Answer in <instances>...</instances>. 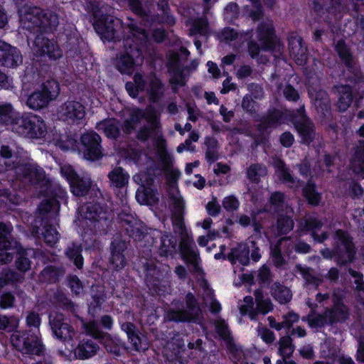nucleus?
<instances>
[{
  "instance_id": "1",
  "label": "nucleus",
  "mask_w": 364,
  "mask_h": 364,
  "mask_svg": "<svg viewBox=\"0 0 364 364\" xmlns=\"http://www.w3.org/2000/svg\"><path fill=\"white\" fill-rule=\"evenodd\" d=\"M19 18L21 28L33 33H51L60 23L55 11L38 6H23L19 11Z\"/></svg>"
},
{
  "instance_id": "2",
  "label": "nucleus",
  "mask_w": 364,
  "mask_h": 364,
  "mask_svg": "<svg viewBox=\"0 0 364 364\" xmlns=\"http://www.w3.org/2000/svg\"><path fill=\"white\" fill-rule=\"evenodd\" d=\"M16 178L29 182L46 193L51 186V181L43 168L31 161H19L14 169Z\"/></svg>"
},
{
  "instance_id": "3",
  "label": "nucleus",
  "mask_w": 364,
  "mask_h": 364,
  "mask_svg": "<svg viewBox=\"0 0 364 364\" xmlns=\"http://www.w3.org/2000/svg\"><path fill=\"white\" fill-rule=\"evenodd\" d=\"M335 247L333 251L328 248L323 249L321 254L326 259H331L333 255L336 257V262L343 265L353 261L355 250L352 240L349 235L343 230L336 232L334 237Z\"/></svg>"
},
{
  "instance_id": "4",
  "label": "nucleus",
  "mask_w": 364,
  "mask_h": 364,
  "mask_svg": "<svg viewBox=\"0 0 364 364\" xmlns=\"http://www.w3.org/2000/svg\"><path fill=\"white\" fill-rule=\"evenodd\" d=\"M60 93V85L55 80H48L39 89L34 90L28 96L26 105L33 110H40L46 107L55 100Z\"/></svg>"
},
{
  "instance_id": "5",
  "label": "nucleus",
  "mask_w": 364,
  "mask_h": 364,
  "mask_svg": "<svg viewBox=\"0 0 364 364\" xmlns=\"http://www.w3.org/2000/svg\"><path fill=\"white\" fill-rule=\"evenodd\" d=\"M124 53L120 54L116 60L117 69L122 74L131 75L135 65L143 63L144 56L138 43L127 38L124 41Z\"/></svg>"
},
{
  "instance_id": "6",
  "label": "nucleus",
  "mask_w": 364,
  "mask_h": 364,
  "mask_svg": "<svg viewBox=\"0 0 364 364\" xmlns=\"http://www.w3.org/2000/svg\"><path fill=\"white\" fill-rule=\"evenodd\" d=\"M186 304L187 310H175L170 309L167 311L165 318L169 321L176 322H196L198 321L201 311L193 294L188 293L186 295Z\"/></svg>"
},
{
  "instance_id": "7",
  "label": "nucleus",
  "mask_w": 364,
  "mask_h": 364,
  "mask_svg": "<svg viewBox=\"0 0 364 364\" xmlns=\"http://www.w3.org/2000/svg\"><path fill=\"white\" fill-rule=\"evenodd\" d=\"M61 174L68 180L70 191L73 195L82 197L89 192L92 182L90 176H79L70 165H64L60 168Z\"/></svg>"
},
{
  "instance_id": "8",
  "label": "nucleus",
  "mask_w": 364,
  "mask_h": 364,
  "mask_svg": "<svg viewBox=\"0 0 364 364\" xmlns=\"http://www.w3.org/2000/svg\"><path fill=\"white\" fill-rule=\"evenodd\" d=\"M13 346L22 353L41 355L43 346L35 333L16 332L11 338Z\"/></svg>"
},
{
  "instance_id": "9",
  "label": "nucleus",
  "mask_w": 364,
  "mask_h": 364,
  "mask_svg": "<svg viewBox=\"0 0 364 364\" xmlns=\"http://www.w3.org/2000/svg\"><path fill=\"white\" fill-rule=\"evenodd\" d=\"M257 38L260 46L253 41H251L248 46V51L252 58L257 56L260 50H272L276 45L277 40L274 37L272 28L269 25L262 24L258 27Z\"/></svg>"
},
{
  "instance_id": "10",
  "label": "nucleus",
  "mask_w": 364,
  "mask_h": 364,
  "mask_svg": "<svg viewBox=\"0 0 364 364\" xmlns=\"http://www.w3.org/2000/svg\"><path fill=\"white\" fill-rule=\"evenodd\" d=\"M167 192L171 210L173 224L176 226L180 231H183L184 228V201L174 183L169 185Z\"/></svg>"
},
{
  "instance_id": "11",
  "label": "nucleus",
  "mask_w": 364,
  "mask_h": 364,
  "mask_svg": "<svg viewBox=\"0 0 364 364\" xmlns=\"http://www.w3.org/2000/svg\"><path fill=\"white\" fill-rule=\"evenodd\" d=\"M101 141L100 136L95 132H87L82 135L80 141L85 159L94 161L102 157Z\"/></svg>"
},
{
  "instance_id": "12",
  "label": "nucleus",
  "mask_w": 364,
  "mask_h": 364,
  "mask_svg": "<svg viewBox=\"0 0 364 364\" xmlns=\"http://www.w3.org/2000/svg\"><path fill=\"white\" fill-rule=\"evenodd\" d=\"M49 323L53 334L63 341L73 340L75 331L72 326L68 323L62 314L53 313L49 316Z\"/></svg>"
},
{
  "instance_id": "13",
  "label": "nucleus",
  "mask_w": 364,
  "mask_h": 364,
  "mask_svg": "<svg viewBox=\"0 0 364 364\" xmlns=\"http://www.w3.org/2000/svg\"><path fill=\"white\" fill-rule=\"evenodd\" d=\"M121 24L119 19L105 15L95 21L94 28L102 38L109 41L116 38L117 28Z\"/></svg>"
},
{
  "instance_id": "14",
  "label": "nucleus",
  "mask_w": 364,
  "mask_h": 364,
  "mask_svg": "<svg viewBox=\"0 0 364 364\" xmlns=\"http://www.w3.org/2000/svg\"><path fill=\"white\" fill-rule=\"evenodd\" d=\"M59 117L68 122H78L85 115V107L77 101L68 100L58 109Z\"/></svg>"
},
{
  "instance_id": "15",
  "label": "nucleus",
  "mask_w": 364,
  "mask_h": 364,
  "mask_svg": "<svg viewBox=\"0 0 364 364\" xmlns=\"http://www.w3.org/2000/svg\"><path fill=\"white\" fill-rule=\"evenodd\" d=\"M180 247L183 259L192 265L193 271L201 272L202 269L199 266V254L194 240L188 237H183L181 240Z\"/></svg>"
},
{
  "instance_id": "16",
  "label": "nucleus",
  "mask_w": 364,
  "mask_h": 364,
  "mask_svg": "<svg viewBox=\"0 0 364 364\" xmlns=\"http://www.w3.org/2000/svg\"><path fill=\"white\" fill-rule=\"evenodd\" d=\"M23 62L19 50L4 41H0V65L15 68Z\"/></svg>"
},
{
  "instance_id": "17",
  "label": "nucleus",
  "mask_w": 364,
  "mask_h": 364,
  "mask_svg": "<svg viewBox=\"0 0 364 364\" xmlns=\"http://www.w3.org/2000/svg\"><path fill=\"white\" fill-rule=\"evenodd\" d=\"M34 46L40 55H47L50 59L57 60L63 55L62 50L57 43L43 36H38L36 38Z\"/></svg>"
},
{
  "instance_id": "18",
  "label": "nucleus",
  "mask_w": 364,
  "mask_h": 364,
  "mask_svg": "<svg viewBox=\"0 0 364 364\" xmlns=\"http://www.w3.org/2000/svg\"><path fill=\"white\" fill-rule=\"evenodd\" d=\"M323 225V223L321 220H318L316 218L313 216L306 217L304 221H301L298 228V230L300 232L306 230L311 232V236L314 240L318 242H323L328 237L326 232H323L321 235H318L317 232L319 231Z\"/></svg>"
},
{
  "instance_id": "19",
  "label": "nucleus",
  "mask_w": 364,
  "mask_h": 364,
  "mask_svg": "<svg viewBox=\"0 0 364 364\" xmlns=\"http://www.w3.org/2000/svg\"><path fill=\"white\" fill-rule=\"evenodd\" d=\"M146 122L149 125L141 127L137 133V138L141 141H146L153 133L158 132L161 127L159 116L152 107L147 110Z\"/></svg>"
},
{
  "instance_id": "20",
  "label": "nucleus",
  "mask_w": 364,
  "mask_h": 364,
  "mask_svg": "<svg viewBox=\"0 0 364 364\" xmlns=\"http://www.w3.org/2000/svg\"><path fill=\"white\" fill-rule=\"evenodd\" d=\"M154 146L161 169L165 171H169L173 166V158L166 150V140L161 136H158L154 139Z\"/></svg>"
},
{
  "instance_id": "21",
  "label": "nucleus",
  "mask_w": 364,
  "mask_h": 364,
  "mask_svg": "<svg viewBox=\"0 0 364 364\" xmlns=\"http://www.w3.org/2000/svg\"><path fill=\"white\" fill-rule=\"evenodd\" d=\"M126 248V243L122 240H114L112 242L109 262L115 270L122 269L126 265V259L123 254Z\"/></svg>"
},
{
  "instance_id": "22",
  "label": "nucleus",
  "mask_w": 364,
  "mask_h": 364,
  "mask_svg": "<svg viewBox=\"0 0 364 364\" xmlns=\"http://www.w3.org/2000/svg\"><path fill=\"white\" fill-rule=\"evenodd\" d=\"M80 216L90 222L100 221L106 219V212L98 203H88L80 207Z\"/></svg>"
},
{
  "instance_id": "23",
  "label": "nucleus",
  "mask_w": 364,
  "mask_h": 364,
  "mask_svg": "<svg viewBox=\"0 0 364 364\" xmlns=\"http://www.w3.org/2000/svg\"><path fill=\"white\" fill-rule=\"evenodd\" d=\"M30 123L31 115H20L16 112L8 127L13 132L28 138Z\"/></svg>"
},
{
  "instance_id": "24",
  "label": "nucleus",
  "mask_w": 364,
  "mask_h": 364,
  "mask_svg": "<svg viewBox=\"0 0 364 364\" xmlns=\"http://www.w3.org/2000/svg\"><path fill=\"white\" fill-rule=\"evenodd\" d=\"M326 315L328 318V323L343 322L349 316L348 307L342 302H336L332 308L326 309Z\"/></svg>"
},
{
  "instance_id": "25",
  "label": "nucleus",
  "mask_w": 364,
  "mask_h": 364,
  "mask_svg": "<svg viewBox=\"0 0 364 364\" xmlns=\"http://www.w3.org/2000/svg\"><path fill=\"white\" fill-rule=\"evenodd\" d=\"M136 199L141 205H153L158 203L159 198L156 190L141 186L136 191Z\"/></svg>"
},
{
  "instance_id": "26",
  "label": "nucleus",
  "mask_w": 364,
  "mask_h": 364,
  "mask_svg": "<svg viewBox=\"0 0 364 364\" xmlns=\"http://www.w3.org/2000/svg\"><path fill=\"white\" fill-rule=\"evenodd\" d=\"M99 348V346L94 341L82 340L75 349V355L80 359H87L94 356Z\"/></svg>"
},
{
  "instance_id": "27",
  "label": "nucleus",
  "mask_w": 364,
  "mask_h": 364,
  "mask_svg": "<svg viewBox=\"0 0 364 364\" xmlns=\"http://www.w3.org/2000/svg\"><path fill=\"white\" fill-rule=\"evenodd\" d=\"M249 255V247L245 244H238L231 249L228 258L232 264L238 262L242 265H247L250 260Z\"/></svg>"
},
{
  "instance_id": "28",
  "label": "nucleus",
  "mask_w": 364,
  "mask_h": 364,
  "mask_svg": "<svg viewBox=\"0 0 364 364\" xmlns=\"http://www.w3.org/2000/svg\"><path fill=\"white\" fill-rule=\"evenodd\" d=\"M309 95L314 101V105L318 112L325 114L330 109V100L326 91L320 90L315 91L310 89Z\"/></svg>"
},
{
  "instance_id": "29",
  "label": "nucleus",
  "mask_w": 364,
  "mask_h": 364,
  "mask_svg": "<svg viewBox=\"0 0 364 364\" xmlns=\"http://www.w3.org/2000/svg\"><path fill=\"white\" fill-rule=\"evenodd\" d=\"M119 127V122L111 118L98 122L96 125V129L99 132H103L108 138L116 139L120 133Z\"/></svg>"
},
{
  "instance_id": "30",
  "label": "nucleus",
  "mask_w": 364,
  "mask_h": 364,
  "mask_svg": "<svg viewBox=\"0 0 364 364\" xmlns=\"http://www.w3.org/2000/svg\"><path fill=\"white\" fill-rule=\"evenodd\" d=\"M301 38L295 37L289 41V49L291 55L298 64H303L306 60V48L302 45Z\"/></svg>"
},
{
  "instance_id": "31",
  "label": "nucleus",
  "mask_w": 364,
  "mask_h": 364,
  "mask_svg": "<svg viewBox=\"0 0 364 364\" xmlns=\"http://www.w3.org/2000/svg\"><path fill=\"white\" fill-rule=\"evenodd\" d=\"M28 128V138L30 139L42 138L47 132L44 121L41 117L36 114L31 115V123Z\"/></svg>"
},
{
  "instance_id": "32",
  "label": "nucleus",
  "mask_w": 364,
  "mask_h": 364,
  "mask_svg": "<svg viewBox=\"0 0 364 364\" xmlns=\"http://www.w3.org/2000/svg\"><path fill=\"white\" fill-rule=\"evenodd\" d=\"M296 271L301 274L302 276L306 286H311L314 288L318 287L323 282V279L313 273V269L303 267L301 264H296L295 267Z\"/></svg>"
},
{
  "instance_id": "33",
  "label": "nucleus",
  "mask_w": 364,
  "mask_h": 364,
  "mask_svg": "<svg viewBox=\"0 0 364 364\" xmlns=\"http://www.w3.org/2000/svg\"><path fill=\"white\" fill-rule=\"evenodd\" d=\"M165 87L161 81L155 75L149 79L148 95L149 100L153 102H159L164 96Z\"/></svg>"
},
{
  "instance_id": "34",
  "label": "nucleus",
  "mask_w": 364,
  "mask_h": 364,
  "mask_svg": "<svg viewBox=\"0 0 364 364\" xmlns=\"http://www.w3.org/2000/svg\"><path fill=\"white\" fill-rule=\"evenodd\" d=\"M150 107L147 108L146 111L142 109H133L130 113L129 119L124 120L122 129L124 132L130 133L136 127V126L140 122L142 119L146 120L147 110Z\"/></svg>"
},
{
  "instance_id": "35",
  "label": "nucleus",
  "mask_w": 364,
  "mask_h": 364,
  "mask_svg": "<svg viewBox=\"0 0 364 364\" xmlns=\"http://www.w3.org/2000/svg\"><path fill=\"white\" fill-rule=\"evenodd\" d=\"M271 293L273 297L280 304L289 302L292 297L291 290L279 282H275L272 285Z\"/></svg>"
},
{
  "instance_id": "36",
  "label": "nucleus",
  "mask_w": 364,
  "mask_h": 364,
  "mask_svg": "<svg viewBox=\"0 0 364 364\" xmlns=\"http://www.w3.org/2000/svg\"><path fill=\"white\" fill-rule=\"evenodd\" d=\"M296 129L303 143L309 144L314 139L316 133L314 124L309 120L304 119L302 122L297 124Z\"/></svg>"
},
{
  "instance_id": "37",
  "label": "nucleus",
  "mask_w": 364,
  "mask_h": 364,
  "mask_svg": "<svg viewBox=\"0 0 364 364\" xmlns=\"http://www.w3.org/2000/svg\"><path fill=\"white\" fill-rule=\"evenodd\" d=\"M257 311V314L261 313L263 315L271 312L273 310V304L269 298L265 297L261 289H257L254 292Z\"/></svg>"
},
{
  "instance_id": "38",
  "label": "nucleus",
  "mask_w": 364,
  "mask_h": 364,
  "mask_svg": "<svg viewBox=\"0 0 364 364\" xmlns=\"http://www.w3.org/2000/svg\"><path fill=\"white\" fill-rule=\"evenodd\" d=\"M108 178L112 186L120 188L128 183L129 176L121 167H116L109 173Z\"/></svg>"
},
{
  "instance_id": "39",
  "label": "nucleus",
  "mask_w": 364,
  "mask_h": 364,
  "mask_svg": "<svg viewBox=\"0 0 364 364\" xmlns=\"http://www.w3.org/2000/svg\"><path fill=\"white\" fill-rule=\"evenodd\" d=\"M169 72L171 74L169 82L174 91H176L179 87L185 85L186 73L184 70H181L176 65H173L170 66Z\"/></svg>"
},
{
  "instance_id": "40",
  "label": "nucleus",
  "mask_w": 364,
  "mask_h": 364,
  "mask_svg": "<svg viewBox=\"0 0 364 364\" xmlns=\"http://www.w3.org/2000/svg\"><path fill=\"white\" fill-rule=\"evenodd\" d=\"M133 80L134 82H128L126 83V90L130 96L136 97L139 91L144 90L146 82L142 75L138 73H135Z\"/></svg>"
},
{
  "instance_id": "41",
  "label": "nucleus",
  "mask_w": 364,
  "mask_h": 364,
  "mask_svg": "<svg viewBox=\"0 0 364 364\" xmlns=\"http://www.w3.org/2000/svg\"><path fill=\"white\" fill-rule=\"evenodd\" d=\"M11 228L3 223H0V250H11L18 246L16 241L10 240L8 235Z\"/></svg>"
},
{
  "instance_id": "42",
  "label": "nucleus",
  "mask_w": 364,
  "mask_h": 364,
  "mask_svg": "<svg viewBox=\"0 0 364 364\" xmlns=\"http://www.w3.org/2000/svg\"><path fill=\"white\" fill-rule=\"evenodd\" d=\"M267 175V167L260 164H251L247 169V176L250 181L259 183L261 178Z\"/></svg>"
},
{
  "instance_id": "43",
  "label": "nucleus",
  "mask_w": 364,
  "mask_h": 364,
  "mask_svg": "<svg viewBox=\"0 0 364 364\" xmlns=\"http://www.w3.org/2000/svg\"><path fill=\"white\" fill-rule=\"evenodd\" d=\"M278 354L284 359L289 358L294 350L292 339L289 336H284L278 341Z\"/></svg>"
},
{
  "instance_id": "44",
  "label": "nucleus",
  "mask_w": 364,
  "mask_h": 364,
  "mask_svg": "<svg viewBox=\"0 0 364 364\" xmlns=\"http://www.w3.org/2000/svg\"><path fill=\"white\" fill-rule=\"evenodd\" d=\"M353 171L357 173H364V142L360 141L357 147L354 158L351 161Z\"/></svg>"
},
{
  "instance_id": "45",
  "label": "nucleus",
  "mask_w": 364,
  "mask_h": 364,
  "mask_svg": "<svg viewBox=\"0 0 364 364\" xmlns=\"http://www.w3.org/2000/svg\"><path fill=\"white\" fill-rule=\"evenodd\" d=\"M274 227L277 235H286L293 230L294 223L291 216L281 215Z\"/></svg>"
},
{
  "instance_id": "46",
  "label": "nucleus",
  "mask_w": 364,
  "mask_h": 364,
  "mask_svg": "<svg viewBox=\"0 0 364 364\" xmlns=\"http://www.w3.org/2000/svg\"><path fill=\"white\" fill-rule=\"evenodd\" d=\"M275 167L277 168V173L279 178L284 183H289V185H294L296 183H299V181L293 177L289 168L282 161L277 160L275 163Z\"/></svg>"
},
{
  "instance_id": "47",
  "label": "nucleus",
  "mask_w": 364,
  "mask_h": 364,
  "mask_svg": "<svg viewBox=\"0 0 364 364\" xmlns=\"http://www.w3.org/2000/svg\"><path fill=\"white\" fill-rule=\"evenodd\" d=\"M335 49L338 55L346 64V65L348 68H353L355 63L354 60L348 48L347 47L344 41H338L335 46Z\"/></svg>"
},
{
  "instance_id": "48",
  "label": "nucleus",
  "mask_w": 364,
  "mask_h": 364,
  "mask_svg": "<svg viewBox=\"0 0 364 364\" xmlns=\"http://www.w3.org/2000/svg\"><path fill=\"white\" fill-rule=\"evenodd\" d=\"M285 243H289L288 240L279 239L271 249L272 260L276 267H282L285 263L282 256V247L286 245Z\"/></svg>"
},
{
  "instance_id": "49",
  "label": "nucleus",
  "mask_w": 364,
  "mask_h": 364,
  "mask_svg": "<svg viewBox=\"0 0 364 364\" xmlns=\"http://www.w3.org/2000/svg\"><path fill=\"white\" fill-rule=\"evenodd\" d=\"M302 321H307L312 328H322L328 323L326 310L322 314H309L306 317L302 318Z\"/></svg>"
},
{
  "instance_id": "50",
  "label": "nucleus",
  "mask_w": 364,
  "mask_h": 364,
  "mask_svg": "<svg viewBox=\"0 0 364 364\" xmlns=\"http://www.w3.org/2000/svg\"><path fill=\"white\" fill-rule=\"evenodd\" d=\"M341 94L338 101V107L340 111H345L348 109L352 102L351 90L349 86H341L338 90Z\"/></svg>"
},
{
  "instance_id": "51",
  "label": "nucleus",
  "mask_w": 364,
  "mask_h": 364,
  "mask_svg": "<svg viewBox=\"0 0 364 364\" xmlns=\"http://www.w3.org/2000/svg\"><path fill=\"white\" fill-rule=\"evenodd\" d=\"M156 243L160 255L166 256L174 249L176 242L170 235L164 234L161 236L159 242H156Z\"/></svg>"
},
{
  "instance_id": "52",
  "label": "nucleus",
  "mask_w": 364,
  "mask_h": 364,
  "mask_svg": "<svg viewBox=\"0 0 364 364\" xmlns=\"http://www.w3.org/2000/svg\"><path fill=\"white\" fill-rule=\"evenodd\" d=\"M124 29H127L134 38L141 42L147 40L148 34L144 28L139 27L136 23L132 20H130L129 23L124 24Z\"/></svg>"
},
{
  "instance_id": "53",
  "label": "nucleus",
  "mask_w": 364,
  "mask_h": 364,
  "mask_svg": "<svg viewBox=\"0 0 364 364\" xmlns=\"http://www.w3.org/2000/svg\"><path fill=\"white\" fill-rule=\"evenodd\" d=\"M82 248L80 245L72 244L65 252L67 257L73 260L75 265L80 269L83 265V259L81 255Z\"/></svg>"
},
{
  "instance_id": "54",
  "label": "nucleus",
  "mask_w": 364,
  "mask_h": 364,
  "mask_svg": "<svg viewBox=\"0 0 364 364\" xmlns=\"http://www.w3.org/2000/svg\"><path fill=\"white\" fill-rule=\"evenodd\" d=\"M16 111L11 103H0V122L1 124L9 125Z\"/></svg>"
},
{
  "instance_id": "55",
  "label": "nucleus",
  "mask_w": 364,
  "mask_h": 364,
  "mask_svg": "<svg viewBox=\"0 0 364 364\" xmlns=\"http://www.w3.org/2000/svg\"><path fill=\"white\" fill-rule=\"evenodd\" d=\"M269 202L271 205L274 206L276 210L282 209L284 207L286 208L287 212H293V209L289 206L288 202L286 200L285 196L279 191L272 193Z\"/></svg>"
},
{
  "instance_id": "56",
  "label": "nucleus",
  "mask_w": 364,
  "mask_h": 364,
  "mask_svg": "<svg viewBox=\"0 0 364 364\" xmlns=\"http://www.w3.org/2000/svg\"><path fill=\"white\" fill-rule=\"evenodd\" d=\"M244 304L240 307V312L242 315H248L251 320H256L257 311L254 308L253 298L250 296H245L243 300Z\"/></svg>"
},
{
  "instance_id": "57",
  "label": "nucleus",
  "mask_w": 364,
  "mask_h": 364,
  "mask_svg": "<svg viewBox=\"0 0 364 364\" xmlns=\"http://www.w3.org/2000/svg\"><path fill=\"white\" fill-rule=\"evenodd\" d=\"M205 145L207 146L205 152V158L210 162H213L218 158V142L214 138H207L205 139Z\"/></svg>"
},
{
  "instance_id": "58",
  "label": "nucleus",
  "mask_w": 364,
  "mask_h": 364,
  "mask_svg": "<svg viewBox=\"0 0 364 364\" xmlns=\"http://www.w3.org/2000/svg\"><path fill=\"white\" fill-rule=\"evenodd\" d=\"M208 23L205 18H200L193 21L190 29V35L200 34L206 36L208 33Z\"/></svg>"
},
{
  "instance_id": "59",
  "label": "nucleus",
  "mask_w": 364,
  "mask_h": 364,
  "mask_svg": "<svg viewBox=\"0 0 364 364\" xmlns=\"http://www.w3.org/2000/svg\"><path fill=\"white\" fill-rule=\"evenodd\" d=\"M303 193L304 197L306 198V200L309 201L310 204L314 205H316L318 204L321 200V196L316 191L314 184L308 183L307 185L304 187Z\"/></svg>"
},
{
  "instance_id": "60",
  "label": "nucleus",
  "mask_w": 364,
  "mask_h": 364,
  "mask_svg": "<svg viewBox=\"0 0 364 364\" xmlns=\"http://www.w3.org/2000/svg\"><path fill=\"white\" fill-rule=\"evenodd\" d=\"M203 300L205 304L209 306L210 311L212 313H218L221 310V306L220 303L215 299L212 290L209 289H205Z\"/></svg>"
},
{
  "instance_id": "61",
  "label": "nucleus",
  "mask_w": 364,
  "mask_h": 364,
  "mask_svg": "<svg viewBox=\"0 0 364 364\" xmlns=\"http://www.w3.org/2000/svg\"><path fill=\"white\" fill-rule=\"evenodd\" d=\"M128 338L133 349L136 351H144L149 348V344L146 338L140 337L139 332L129 336Z\"/></svg>"
},
{
  "instance_id": "62",
  "label": "nucleus",
  "mask_w": 364,
  "mask_h": 364,
  "mask_svg": "<svg viewBox=\"0 0 364 364\" xmlns=\"http://www.w3.org/2000/svg\"><path fill=\"white\" fill-rule=\"evenodd\" d=\"M43 235L45 242L50 246L54 245L58 242L59 237L56 228L51 225L45 226Z\"/></svg>"
},
{
  "instance_id": "63",
  "label": "nucleus",
  "mask_w": 364,
  "mask_h": 364,
  "mask_svg": "<svg viewBox=\"0 0 364 364\" xmlns=\"http://www.w3.org/2000/svg\"><path fill=\"white\" fill-rule=\"evenodd\" d=\"M15 264L16 268L22 273L27 272L31 268V261L26 257L25 251L18 253Z\"/></svg>"
},
{
  "instance_id": "64",
  "label": "nucleus",
  "mask_w": 364,
  "mask_h": 364,
  "mask_svg": "<svg viewBox=\"0 0 364 364\" xmlns=\"http://www.w3.org/2000/svg\"><path fill=\"white\" fill-rule=\"evenodd\" d=\"M258 336L267 344L272 343L275 340V335L273 331L259 323L257 328Z\"/></svg>"
}]
</instances>
